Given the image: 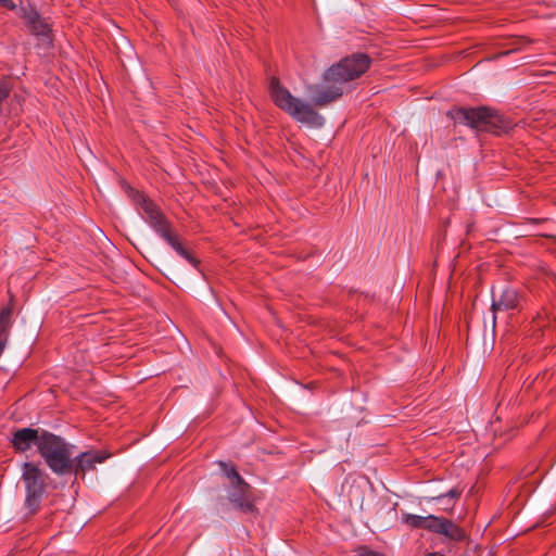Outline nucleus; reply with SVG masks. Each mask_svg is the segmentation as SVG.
<instances>
[{"label": "nucleus", "instance_id": "18", "mask_svg": "<svg viewBox=\"0 0 556 556\" xmlns=\"http://www.w3.org/2000/svg\"><path fill=\"white\" fill-rule=\"evenodd\" d=\"M11 92V86L9 80L0 79V104L9 97Z\"/></svg>", "mask_w": 556, "mask_h": 556}, {"label": "nucleus", "instance_id": "14", "mask_svg": "<svg viewBox=\"0 0 556 556\" xmlns=\"http://www.w3.org/2000/svg\"><path fill=\"white\" fill-rule=\"evenodd\" d=\"M181 257L189 262L193 267H198L200 261L194 257L179 241L178 237L170 231L163 238Z\"/></svg>", "mask_w": 556, "mask_h": 556}, {"label": "nucleus", "instance_id": "8", "mask_svg": "<svg viewBox=\"0 0 556 556\" xmlns=\"http://www.w3.org/2000/svg\"><path fill=\"white\" fill-rule=\"evenodd\" d=\"M525 295L514 287L507 286L498 294L492 289L491 311L493 313V323L495 324L498 312L516 311L520 312L523 307Z\"/></svg>", "mask_w": 556, "mask_h": 556}, {"label": "nucleus", "instance_id": "17", "mask_svg": "<svg viewBox=\"0 0 556 556\" xmlns=\"http://www.w3.org/2000/svg\"><path fill=\"white\" fill-rule=\"evenodd\" d=\"M219 466H220L224 475L229 480V484H232V483H241L242 484V481L244 479L240 476V473L238 472V470L236 469V467L232 464L219 462Z\"/></svg>", "mask_w": 556, "mask_h": 556}, {"label": "nucleus", "instance_id": "21", "mask_svg": "<svg viewBox=\"0 0 556 556\" xmlns=\"http://www.w3.org/2000/svg\"><path fill=\"white\" fill-rule=\"evenodd\" d=\"M0 7L9 9V10H14L16 8L13 0H0Z\"/></svg>", "mask_w": 556, "mask_h": 556}, {"label": "nucleus", "instance_id": "2", "mask_svg": "<svg viewBox=\"0 0 556 556\" xmlns=\"http://www.w3.org/2000/svg\"><path fill=\"white\" fill-rule=\"evenodd\" d=\"M269 93L275 105L288 113L298 123L312 128L324 126L325 118L309 103L292 96L277 77L270 79Z\"/></svg>", "mask_w": 556, "mask_h": 556}, {"label": "nucleus", "instance_id": "19", "mask_svg": "<svg viewBox=\"0 0 556 556\" xmlns=\"http://www.w3.org/2000/svg\"><path fill=\"white\" fill-rule=\"evenodd\" d=\"M357 555L358 556H386L384 554L376 552V551H372V549H370L367 546L359 547L357 549Z\"/></svg>", "mask_w": 556, "mask_h": 556}, {"label": "nucleus", "instance_id": "9", "mask_svg": "<svg viewBox=\"0 0 556 556\" xmlns=\"http://www.w3.org/2000/svg\"><path fill=\"white\" fill-rule=\"evenodd\" d=\"M112 454L105 450H88L73 457L71 472L75 477L84 479L86 473L93 471L97 465L103 464Z\"/></svg>", "mask_w": 556, "mask_h": 556}, {"label": "nucleus", "instance_id": "12", "mask_svg": "<svg viewBox=\"0 0 556 556\" xmlns=\"http://www.w3.org/2000/svg\"><path fill=\"white\" fill-rule=\"evenodd\" d=\"M41 440V431L35 428H22L16 430L11 438V444L16 453H25L33 445L38 447Z\"/></svg>", "mask_w": 556, "mask_h": 556}, {"label": "nucleus", "instance_id": "10", "mask_svg": "<svg viewBox=\"0 0 556 556\" xmlns=\"http://www.w3.org/2000/svg\"><path fill=\"white\" fill-rule=\"evenodd\" d=\"M227 498L232 507L241 513H254L256 510L251 493V485L245 482L232 483L227 490Z\"/></svg>", "mask_w": 556, "mask_h": 556}, {"label": "nucleus", "instance_id": "22", "mask_svg": "<svg viewBox=\"0 0 556 556\" xmlns=\"http://www.w3.org/2000/svg\"><path fill=\"white\" fill-rule=\"evenodd\" d=\"M426 556H445V555L440 554V553H429Z\"/></svg>", "mask_w": 556, "mask_h": 556}, {"label": "nucleus", "instance_id": "3", "mask_svg": "<svg viewBox=\"0 0 556 556\" xmlns=\"http://www.w3.org/2000/svg\"><path fill=\"white\" fill-rule=\"evenodd\" d=\"M73 447L62 437L47 430H41L38 453L53 473L64 476L71 472Z\"/></svg>", "mask_w": 556, "mask_h": 556}, {"label": "nucleus", "instance_id": "11", "mask_svg": "<svg viewBox=\"0 0 556 556\" xmlns=\"http://www.w3.org/2000/svg\"><path fill=\"white\" fill-rule=\"evenodd\" d=\"M425 530L435 534L444 535L445 538L456 542L464 541L466 538L464 529L456 525L453 520L444 517H438L435 515H428Z\"/></svg>", "mask_w": 556, "mask_h": 556}, {"label": "nucleus", "instance_id": "6", "mask_svg": "<svg viewBox=\"0 0 556 556\" xmlns=\"http://www.w3.org/2000/svg\"><path fill=\"white\" fill-rule=\"evenodd\" d=\"M134 200L143 212L146 222L162 239L172 231V224L149 197L137 191Z\"/></svg>", "mask_w": 556, "mask_h": 556}, {"label": "nucleus", "instance_id": "5", "mask_svg": "<svg viewBox=\"0 0 556 556\" xmlns=\"http://www.w3.org/2000/svg\"><path fill=\"white\" fill-rule=\"evenodd\" d=\"M371 59L365 53H353L330 66L324 73L325 83L344 84L365 74L370 67Z\"/></svg>", "mask_w": 556, "mask_h": 556}, {"label": "nucleus", "instance_id": "4", "mask_svg": "<svg viewBox=\"0 0 556 556\" xmlns=\"http://www.w3.org/2000/svg\"><path fill=\"white\" fill-rule=\"evenodd\" d=\"M47 475L38 465L26 462L22 465V481L25 486L24 506L28 515H35L40 509L41 500L46 493Z\"/></svg>", "mask_w": 556, "mask_h": 556}, {"label": "nucleus", "instance_id": "16", "mask_svg": "<svg viewBox=\"0 0 556 556\" xmlns=\"http://www.w3.org/2000/svg\"><path fill=\"white\" fill-rule=\"evenodd\" d=\"M427 520H428V516L422 517V516L413 515V514H408V513L402 514V522L405 523L406 526H408L410 529H424L425 530Z\"/></svg>", "mask_w": 556, "mask_h": 556}, {"label": "nucleus", "instance_id": "1", "mask_svg": "<svg viewBox=\"0 0 556 556\" xmlns=\"http://www.w3.org/2000/svg\"><path fill=\"white\" fill-rule=\"evenodd\" d=\"M447 116L455 124L468 126L478 132H490L501 136L513 129V123L508 118L488 106H457L451 109L447 112Z\"/></svg>", "mask_w": 556, "mask_h": 556}, {"label": "nucleus", "instance_id": "20", "mask_svg": "<svg viewBox=\"0 0 556 556\" xmlns=\"http://www.w3.org/2000/svg\"><path fill=\"white\" fill-rule=\"evenodd\" d=\"M445 496H448V497H452V498H457L460 496V492L456 489H452L450 490L446 494H441L439 496L435 497V500H441Z\"/></svg>", "mask_w": 556, "mask_h": 556}, {"label": "nucleus", "instance_id": "15", "mask_svg": "<svg viewBox=\"0 0 556 556\" xmlns=\"http://www.w3.org/2000/svg\"><path fill=\"white\" fill-rule=\"evenodd\" d=\"M14 307L12 302L3 307L0 312V339L8 341L12 327V316Z\"/></svg>", "mask_w": 556, "mask_h": 556}, {"label": "nucleus", "instance_id": "7", "mask_svg": "<svg viewBox=\"0 0 556 556\" xmlns=\"http://www.w3.org/2000/svg\"><path fill=\"white\" fill-rule=\"evenodd\" d=\"M22 18L25 21L29 31L34 35L38 45L43 48H51L53 43V34L51 25L34 8H23Z\"/></svg>", "mask_w": 556, "mask_h": 556}, {"label": "nucleus", "instance_id": "13", "mask_svg": "<svg viewBox=\"0 0 556 556\" xmlns=\"http://www.w3.org/2000/svg\"><path fill=\"white\" fill-rule=\"evenodd\" d=\"M331 85L324 86L316 90L313 96V103L316 106H325L331 102L337 101L343 94L342 84L330 83Z\"/></svg>", "mask_w": 556, "mask_h": 556}]
</instances>
